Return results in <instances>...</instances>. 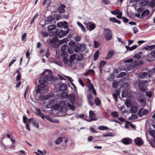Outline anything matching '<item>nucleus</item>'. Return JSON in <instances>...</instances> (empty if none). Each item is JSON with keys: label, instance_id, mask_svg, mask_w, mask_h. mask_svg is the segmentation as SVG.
Wrapping results in <instances>:
<instances>
[{"label": "nucleus", "instance_id": "37", "mask_svg": "<svg viewBox=\"0 0 155 155\" xmlns=\"http://www.w3.org/2000/svg\"><path fill=\"white\" fill-rule=\"evenodd\" d=\"M61 57H63V58H67L68 56V54L66 51H61Z\"/></svg>", "mask_w": 155, "mask_h": 155}, {"label": "nucleus", "instance_id": "20", "mask_svg": "<svg viewBox=\"0 0 155 155\" xmlns=\"http://www.w3.org/2000/svg\"><path fill=\"white\" fill-rule=\"evenodd\" d=\"M85 45L81 44L79 46V51L81 52H83L86 50Z\"/></svg>", "mask_w": 155, "mask_h": 155}, {"label": "nucleus", "instance_id": "47", "mask_svg": "<svg viewBox=\"0 0 155 155\" xmlns=\"http://www.w3.org/2000/svg\"><path fill=\"white\" fill-rule=\"evenodd\" d=\"M11 141L12 142V144L11 146H10L9 147L10 149H12L15 147V140L14 139L11 138Z\"/></svg>", "mask_w": 155, "mask_h": 155}, {"label": "nucleus", "instance_id": "17", "mask_svg": "<svg viewBox=\"0 0 155 155\" xmlns=\"http://www.w3.org/2000/svg\"><path fill=\"white\" fill-rule=\"evenodd\" d=\"M54 102V101L53 100H49L46 106V108H51L53 106Z\"/></svg>", "mask_w": 155, "mask_h": 155}, {"label": "nucleus", "instance_id": "60", "mask_svg": "<svg viewBox=\"0 0 155 155\" xmlns=\"http://www.w3.org/2000/svg\"><path fill=\"white\" fill-rule=\"evenodd\" d=\"M138 47V46L135 45H134L132 47H130V51H132L135 49H136L137 47Z\"/></svg>", "mask_w": 155, "mask_h": 155}, {"label": "nucleus", "instance_id": "25", "mask_svg": "<svg viewBox=\"0 0 155 155\" xmlns=\"http://www.w3.org/2000/svg\"><path fill=\"white\" fill-rule=\"evenodd\" d=\"M139 102L142 106L146 104V101L143 98H140L139 100Z\"/></svg>", "mask_w": 155, "mask_h": 155}, {"label": "nucleus", "instance_id": "36", "mask_svg": "<svg viewBox=\"0 0 155 155\" xmlns=\"http://www.w3.org/2000/svg\"><path fill=\"white\" fill-rule=\"evenodd\" d=\"M62 139L61 137H59L57 138L55 141V143L57 144H60L62 142Z\"/></svg>", "mask_w": 155, "mask_h": 155}, {"label": "nucleus", "instance_id": "56", "mask_svg": "<svg viewBox=\"0 0 155 155\" xmlns=\"http://www.w3.org/2000/svg\"><path fill=\"white\" fill-rule=\"evenodd\" d=\"M41 35L43 37H47L48 35V33L45 32H42L41 33Z\"/></svg>", "mask_w": 155, "mask_h": 155}, {"label": "nucleus", "instance_id": "35", "mask_svg": "<svg viewBox=\"0 0 155 155\" xmlns=\"http://www.w3.org/2000/svg\"><path fill=\"white\" fill-rule=\"evenodd\" d=\"M106 62L104 61H101L100 64V67L99 69L100 71H101V70L103 67L106 64Z\"/></svg>", "mask_w": 155, "mask_h": 155}, {"label": "nucleus", "instance_id": "19", "mask_svg": "<svg viewBox=\"0 0 155 155\" xmlns=\"http://www.w3.org/2000/svg\"><path fill=\"white\" fill-rule=\"evenodd\" d=\"M137 107L134 105L132 106L130 109V111L132 113H135L137 112Z\"/></svg>", "mask_w": 155, "mask_h": 155}, {"label": "nucleus", "instance_id": "29", "mask_svg": "<svg viewBox=\"0 0 155 155\" xmlns=\"http://www.w3.org/2000/svg\"><path fill=\"white\" fill-rule=\"evenodd\" d=\"M104 137H113L114 136V135L111 132H109L108 133H105L104 134L102 135Z\"/></svg>", "mask_w": 155, "mask_h": 155}, {"label": "nucleus", "instance_id": "30", "mask_svg": "<svg viewBox=\"0 0 155 155\" xmlns=\"http://www.w3.org/2000/svg\"><path fill=\"white\" fill-rule=\"evenodd\" d=\"M99 52L98 50H97L94 54L93 56L94 60L96 61L97 59L99 57Z\"/></svg>", "mask_w": 155, "mask_h": 155}, {"label": "nucleus", "instance_id": "64", "mask_svg": "<svg viewBox=\"0 0 155 155\" xmlns=\"http://www.w3.org/2000/svg\"><path fill=\"white\" fill-rule=\"evenodd\" d=\"M78 81L80 84L82 86H84V84L83 81L80 78H79L78 79Z\"/></svg>", "mask_w": 155, "mask_h": 155}, {"label": "nucleus", "instance_id": "33", "mask_svg": "<svg viewBox=\"0 0 155 155\" xmlns=\"http://www.w3.org/2000/svg\"><path fill=\"white\" fill-rule=\"evenodd\" d=\"M74 103H71V104L69 103H67V106L72 110H74L75 106L73 104Z\"/></svg>", "mask_w": 155, "mask_h": 155}, {"label": "nucleus", "instance_id": "53", "mask_svg": "<svg viewBox=\"0 0 155 155\" xmlns=\"http://www.w3.org/2000/svg\"><path fill=\"white\" fill-rule=\"evenodd\" d=\"M145 57L146 58V60L147 61L150 62L152 61V60L151 59L149 58L150 57V54L146 56Z\"/></svg>", "mask_w": 155, "mask_h": 155}, {"label": "nucleus", "instance_id": "61", "mask_svg": "<svg viewBox=\"0 0 155 155\" xmlns=\"http://www.w3.org/2000/svg\"><path fill=\"white\" fill-rule=\"evenodd\" d=\"M27 118L25 116H23V122L24 124H25L26 123H28L27 122Z\"/></svg>", "mask_w": 155, "mask_h": 155}, {"label": "nucleus", "instance_id": "34", "mask_svg": "<svg viewBox=\"0 0 155 155\" xmlns=\"http://www.w3.org/2000/svg\"><path fill=\"white\" fill-rule=\"evenodd\" d=\"M76 54H74L70 56V60L71 61V62H72H72H73L74 60L76 58Z\"/></svg>", "mask_w": 155, "mask_h": 155}, {"label": "nucleus", "instance_id": "63", "mask_svg": "<svg viewBox=\"0 0 155 155\" xmlns=\"http://www.w3.org/2000/svg\"><path fill=\"white\" fill-rule=\"evenodd\" d=\"M87 72L92 74H95L94 71L92 69H90Z\"/></svg>", "mask_w": 155, "mask_h": 155}, {"label": "nucleus", "instance_id": "43", "mask_svg": "<svg viewBox=\"0 0 155 155\" xmlns=\"http://www.w3.org/2000/svg\"><path fill=\"white\" fill-rule=\"evenodd\" d=\"M118 84V82L116 80H114V81H113L112 84L113 88H116L117 87Z\"/></svg>", "mask_w": 155, "mask_h": 155}, {"label": "nucleus", "instance_id": "27", "mask_svg": "<svg viewBox=\"0 0 155 155\" xmlns=\"http://www.w3.org/2000/svg\"><path fill=\"white\" fill-rule=\"evenodd\" d=\"M94 102L95 104L97 106H99L101 104V101L97 97L94 99Z\"/></svg>", "mask_w": 155, "mask_h": 155}, {"label": "nucleus", "instance_id": "51", "mask_svg": "<svg viewBox=\"0 0 155 155\" xmlns=\"http://www.w3.org/2000/svg\"><path fill=\"white\" fill-rule=\"evenodd\" d=\"M68 46L66 45H64L61 47V51H66V47Z\"/></svg>", "mask_w": 155, "mask_h": 155}, {"label": "nucleus", "instance_id": "39", "mask_svg": "<svg viewBox=\"0 0 155 155\" xmlns=\"http://www.w3.org/2000/svg\"><path fill=\"white\" fill-rule=\"evenodd\" d=\"M61 97L64 99H66L68 97V94L65 92H62L61 94Z\"/></svg>", "mask_w": 155, "mask_h": 155}, {"label": "nucleus", "instance_id": "54", "mask_svg": "<svg viewBox=\"0 0 155 155\" xmlns=\"http://www.w3.org/2000/svg\"><path fill=\"white\" fill-rule=\"evenodd\" d=\"M68 41V40L66 38L60 40V44H62L63 43H67Z\"/></svg>", "mask_w": 155, "mask_h": 155}, {"label": "nucleus", "instance_id": "58", "mask_svg": "<svg viewBox=\"0 0 155 155\" xmlns=\"http://www.w3.org/2000/svg\"><path fill=\"white\" fill-rule=\"evenodd\" d=\"M16 59L15 57H13V59L12 60V61L9 64V66L11 67L12 65L14 63V62L16 61Z\"/></svg>", "mask_w": 155, "mask_h": 155}, {"label": "nucleus", "instance_id": "42", "mask_svg": "<svg viewBox=\"0 0 155 155\" xmlns=\"http://www.w3.org/2000/svg\"><path fill=\"white\" fill-rule=\"evenodd\" d=\"M142 54V52H140L138 53L137 54L135 55L134 57V58H135L137 59H139L140 58L141 56V55Z\"/></svg>", "mask_w": 155, "mask_h": 155}, {"label": "nucleus", "instance_id": "5", "mask_svg": "<svg viewBox=\"0 0 155 155\" xmlns=\"http://www.w3.org/2000/svg\"><path fill=\"white\" fill-rule=\"evenodd\" d=\"M84 24L85 25L87 28H88V30L90 31L94 30L95 28V25L91 22H84Z\"/></svg>", "mask_w": 155, "mask_h": 155}, {"label": "nucleus", "instance_id": "7", "mask_svg": "<svg viewBox=\"0 0 155 155\" xmlns=\"http://www.w3.org/2000/svg\"><path fill=\"white\" fill-rule=\"evenodd\" d=\"M136 145L138 146H141L143 143V140L140 137H137L134 140Z\"/></svg>", "mask_w": 155, "mask_h": 155}, {"label": "nucleus", "instance_id": "62", "mask_svg": "<svg viewBox=\"0 0 155 155\" xmlns=\"http://www.w3.org/2000/svg\"><path fill=\"white\" fill-rule=\"evenodd\" d=\"M155 71V68H153L152 69L150 70L149 71V74H150V75H151V74H153L154 73Z\"/></svg>", "mask_w": 155, "mask_h": 155}, {"label": "nucleus", "instance_id": "10", "mask_svg": "<svg viewBox=\"0 0 155 155\" xmlns=\"http://www.w3.org/2000/svg\"><path fill=\"white\" fill-rule=\"evenodd\" d=\"M65 7L66 6L65 5L61 4L60 6L58 7V8L59 12L60 13H64L65 11V10L64 9Z\"/></svg>", "mask_w": 155, "mask_h": 155}, {"label": "nucleus", "instance_id": "59", "mask_svg": "<svg viewBox=\"0 0 155 155\" xmlns=\"http://www.w3.org/2000/svg\"><path fill=\"white\" fill-rule=\"evenodd\" d=\"M88 87L89 90L90 91H92L94 89L93 85L92 84H89L88 86Z\"/></svg>", "mask_w": 155, "mask_h": 155}, {"label": "nucleus", "instance_id": "40", "mask_svg": "<svg viewBox=\"0 0 155 155\" xmlns=\"http://www.w3.org/2000/svg\"><path fill=\"white\" fill-rule=\"evenodd\" d=\"M143 108H141L140 109L138 112L137 114L140 117H141L143 114Z\"/></svg>", "mask_w": 155, "mask_h": 155}, {"label": "nucleus", "instance_id": "12", "mask_svg": "<svg viewBox=\"0 0 155 155\" xmlns=\"http://www.w3.org/2000/svg\"><path fill=\"white\" fill-rule=\"evenodd\" d=\"M114 51L112 50H109L106 56V59H110L114 54Z\"/></svg>", "mask_w": 155, "mask_h": 155}, {"label": "nucleus", "instance_id": "23", "mask_svg": "<svg viewBox=\"0 0 155 155\" xmlns=\"http://www.w3.org/2000/svg\"><path fill=\"white\" fill-rule=\"evenodd\" d=\"M155 48V45H152L150 46H147L143 48L147 50H151Z\"/></svg>", "mask_w": 155, "mask_h": 155}, {"label": "nucleus", "instance_id": "2", "mask_svg": "<svg viewBox=\"0 0 155 155\" xmlns=\"http://www.w3.org/2000/svg\"><path fill=\"white\" fill-rule=\"evenodd\" d=\"M42 75H45V78L47 81H50L53 78V76L51 74V71L49 69H45L41 74Z\"/></svg>", "mask_w": 155, "mask_h": 155}, {"label": "nucleus", "instance_id": "21", "mask_svg": "<svg viewBox=\"0 0 155 155\" xmlns=\"http://www.w3.org/2000/svg\"><path fill=\"white\" fill-rule=\"evenodd\" d=\"M69 98L71 103H74L75 101L76 95L74 94L71 95L70 96Z\"/></svg>", "mask_w": 155, "mask_h": 155}, {"label": "nucleus", "instance_id": "50", "mask_svg": "<svg viewBox=\"0 0 155 155\" xmlns=\"http://www.w3.org/2000/svg\"><path fill=\"white\" fill-rule=\"evenodd\" d=\"M74 51L75 52H78L79 51V47H78L77 45L75 46L73 48Z\"/></svg>", "mask_w": 155, "mask_h": 155}, {"label": "nucleus", "instance_id": "28", "mask_svg": "<svg viewBox=\"0 0 155 155\" xmlns=\"http://www.w3.org/2000/svg\"><path fill=\"white\" fill-rule=\"evenodd\" d=\"M78 25L81 28L82 31L84 32H85L86 30L84 26L79 21L77 22Z\"/></svg>", "mask_w": 155, "mask_h": 155}, {"label": "nucleus", "instance_id": "44", "mask_svg": "<svg viewBox=\"0 0 155 155\" xmlns=\"http://www.w3.org/2000/svg\"><path fill=\"white\" fill-rule=\"evenodd\" d=\"M60 108L63 112H65L66 111V105L65 103L63 104V106L61 105L60 106Z\"/></svg>", "mask_w": 155, "mask_h": 155}, {"label": "nucleus", "instance_id": "57", "mask_svg": "<svg viewBox=\"0 0 155 155\" xmlns=\"http://www.w3.org/2000/svg\"><path fill=\"white\" fill-rule=\"evenodd\" d=\"M37 151L40 153V154L42 155H45L46 153V152L45 150L42 151L39 150H38Z\"/></svg>", "mask_w": 155, "mask_h": 155}, {"label": "nucleus", "instance_id": "52", "mask_svg": "<svg viewBox=\"0 0 155 155\" xmlns=\"http://www.w3.org/2000/svg\"><path fill=\"white\" fill-rule=\"evenodd\" d=\"M146 94L149 98H150L152 96V92L151 91H147L146 92Z\"/></svg>", "mask_w": 155, "mask_h": 155}, {"label": "nucleus", "instance_id": "1", "mask_svg": "<svg viewBox=\"0 0 155 155\" xmlns=\"http://www.w3.org/2000/svg\"><path fill=\"white\" fill-rule=\"evenodd\" d=\"M148 83V81L147 80L138 81V85L140 90L143 92H145L147 89Z\"/></svg>", "mask_w": 155, "mask_h": 155}, {"label": "nucleus", "instance_id": "46", "mask_svg": "<svg viewBox=\"0 0 155 155\" xmlns=\"http://www.w3.org/2000/svg\"><path fill=\"white\" fill-rule=\"evenodd\" d=\"M121 11H120V10L118 9H116L113 11H112L111 12V13L113 15H116L118 14L119 12H120Z\"/></svg>", "mask_w": 155, "mask_h": 155}, {"label": "nucleus", "instance_id": "49", "mask_svg": "<svg viewBox=\"0 0 155 155\" xmlns=\"http://www.w3.org/2000/svg\"><path fill=\"white\" fill-rule=\"evenodd\" d=\"M127 74L125 72H122L120 73L118 75V77L119 78H121L125 76Z\"/></svg>", "mask_w": 155, "mask_h": 155}, {"label": "nucleus", "instance_id": "6", "mask_svg": "<svg viewBox=\"0 0 155 155\" xmlns=\"http://www.w3.org/2000/svg\"><path fill=\"white\" fill-rule=\"evenodd\" d=\"M151 76L150 74H148V73L143 72L140 73L138 76V78L145 79L148 77H150Z\"/></svg>", "mask_w": 155, "mask_h": 155}, {"label": "nucleus", "instance_id": "45", "mask_svg": "<svg viewBox=\"0 0 155 155\" xmlns=\"http://www.w3.org/2000/svg\"><path fill=\"white\" fill-rule=\"evenodd\" d=\"M149 133L150 135L154 138V141H155V130H152L150 131Z\"/></svg>", "mask_w": 155, "mask_h": 155}, {"label": "nucleus", "instance_id": "9", "mask_svg": "<svg viewBox=\"0 0 155 155\" xmlns=\"http://www.w3.org/2000/svg\"><path fill=\"white\" fill-rule=\"evenodd\" d=\"M70 31L69 29H68L67 31H64L63 30H60L58 33V36L60 38H61L64 36L66 35Z\"/></svg>", "mask_w": 155, "mask_h": 155}, {"label": "nucleus", "instance_id": "48", "mask_svg": "<svg viewBox=\"0 0 155 155\" xmlns=\"http://www.w3.org/2000/svg\"><path fill=\"white\" fill-rule=\"evenodd\" d=\"M108 128L105 126H100L98 127V129L100 130H107Z\"/></svg>", "mask_w": 155, "mask_h": 155}, {"label": "nucleus", "instance_id": "3", "mask_svg": "<svg viewBox=\"0 0 155 155\" xmlns=\"http://www.w3.org/2000/svg\"><path fill=\"white\" fill-rule=\"evenodd\" d=\"M104 35L105 39L107 40H110L112 37V34L111 30L108 28H105L104 31Z\"/></svg>", "mask_w": 155, "mask_h": 155}, {"label": "nucleus", "instance_id": "4", "mask_svg": "<svg viewBox=\"0 0 155 155\" xmlns=\"http://www.w3.org/2000/svg\"><path fill=\"white\" fill-rule=\"evenodd\" d=\"M53 97V93H50L45 96L43 93H40V96L38 97V100L40 101H42L44 100H47Z\"/></svg>", "mask_w": 155, "mask_h": 155}, {"label": "nucleus", "instance_id": "13", "mask_svg": "<svg viewBox=\"0 0 155 155\" xmlns=\"http://www.w3.org/2000/svg\"><path fill=\"white\" fill-rule=\"evenodd\" d=\"M63 59L64 63L67 65L70 66L72 65V62H71L70 60L68 59L67 58H64Z\"/></svg>", "mask_w": 155, "mask_h": 155}, {"label": "nucleus", "instance_id": "11", "mask_svg": "<svg viewBox=\"0 0 155 155\" xmlns=\"http://www.w3.org/2000/svg\"><path fill=\"white\" fill-rule=\"evenodd\" d=\"M137 65V63L136 61H134L129 64L127 66V68L128 70H131L134 69L136 66Z\"/></svg>", "mask_w": 155, "mask_h": 155}, {"label": "nucleus", "instance_id": "55", "mask_svg": "<svg viewBox=\"0 0 155 155\" xmlns=\"http://www.w3.org/2000/svg\"><path fill=\"white\" fill-rule=\"evenodd\" d=\"M102 3L105 5L109 4L110 3V1L108 0H102Z\"/></svg>", "mask_w": 155, "mask_h": 155}, {"label": "nucleus", "instance_id": "14", "mask_svg": "<svg viewBox=\"0 0 155 155\" xmlns=\"http://www.w3.org/2000/svg\"><path fill=\"white\" fill-rule=\"evenodd\" d=\"M43 75H41V77L38 80V82L41 85H42L45 83L47 81Z\"/></svg>", "mask_w": 155, "mask_h": 155}, {"label": "nucleus", "instance_id": "32", "mask_svg": "<svg viewBox=\"0 0 155 155\" xmlns=\"http://www.w3.org/2000/svg\"><path fill=\"white\" fill-rule=\"evenodd\" d=\"M110 114L113 117L117 118L119 116V115L117 111H114L111 113Z\"/></svg>", "mask_w": 155, "mask_h": 155}, {"label": "nucleus", "instance_id": "24", "mask_svg": "<svg viewBox=\"0 0 155 155\" xmlns=\"http://www.w3.org/2000/svg\"><path fill=\"white\" fill-rule=\"evenodd\" d=\"M84 56L82 54L80 53L77 56V60L78 61H81L84 59Z\"/></svg>", "mask_w": 155, "mask_h": 155}, {"label": "nucleus", "instance_id": "22", "mask_svg": "<svg viewBox=\"0 0 155 155\" xmlns=\"http://www.w3.org/2000/svg\"><path fill=\"white\" fill-rule=\"evenodd\" d=\"M89 117L90 118L92 119H95V114L94 112L92 110H90L89 112Z\"/></svg>", "mask_w": 155, "mask_h": 155}, {"label": "nucleus", "instance_id": "38", "mask_svg": "<svg viewBox=\"0 0 155 155\" xmlns=\"http://www.w3.org/2000/svg\"><path fill=\"white\" fill-rule=\"evenodd\" d=\"M32 122L33 124V125L34 126L38 128L39 127V125L38 123L37 122L36 120H35L34 119L33 120L31 121Z\"/></svg>", "mask_w": 155, "mask_h": 155}, {"label": "nucleus", "instance_id": "31", "mask_svg": "<svg viewBox=\"0 0 155 155\" xmlns=\"http://www.w3.org/2000/svg\"><path fill=\"white\" fill-rule=\"evenodd\" d=\"M56 28V26L54 25H51L48 27V31H51L54 30Z\"/></svg>", "mask_w": 155, "mask_h": 155}, {"label": "nucleus", "instance_id": "18", "mask_svg": "<svg viewBox=\"0 0 155 155\" xmlns=\"http://www.w3.org/2000/svg\"><path fill=\"white\" fill-rule=\"evenodd\" d=\"M109 20L110 21L114 23H116L119 24L121 23L120 21L117 19L115 18H110Z\"/></svg>", "mask_w": 155, "mask_h": 155}, {"label": "nucleus", "instance_id": "16", "mask_svg": "<svg viewBox=\"0 0 155 155\" xmlns=\"http://www.w3.org/2000/svg\"><path fill=\"white\" fill-rule=\"evenodd\" d=\"M150 13V11L148 9H146L141 14V17H146Z\"/></svg>", "mask_w": 155, "mask_h": 155}, {"label": "nucleus", "instance_id": "26", "mask_svg": "<svg viewBox=\"0 0 155 155\" xmlns=\"http://www.w3.org/2000/svg\"><path fill=\"white\" fill-rule=\"evenodd\" d=\"M45 21L48 23H51L54 21V19L51 16L48 17L45 20Z\"/></svg>", "mask_w": 155, "mask_h": 155}, {"label": "nucleus", "instance_id": "41", "mask_svg": "<svg viewBox=\"0 0 155 155\" xmlns=\"http://www.w3.org/2000/svg\"><path fill=\"white\" fill-rule=\"evenodd\" d=\"M58 40V38L57 37L53 38L49 41L50 43L51 44H54Z\"/></svg>", "mask_w": 155, "mask_h": 155}, {"label": "nucleus", "instance_id": "8", "mask_svg": "<svg viewBox=\"0 0 155 155\" xmlns=\"http://www.w3.org/2000/svg\"><path fill=\"white\" fill-rule=\"evenodd\" d=\"M121 142L124 144L128 145L132 143V140L130 138L126 137L122 139Z\"/></svg>", "mask_w": 155, "mask_h": 155}, {"label": "nucleus", "instance_id": "15", "mask_svg": "<svg viewBox=\"0 0 155 155\" xmlns=\"http://www.w3.org/2000/svg\"><path fill=\"white\" fill-rule=\"evenodd\" d=\"M67 86L66 84H60L59 87V90L61 91H65L67 88Z\"/></svg>", "mask_w": 155, "mask_h": 155}]
</instances>
